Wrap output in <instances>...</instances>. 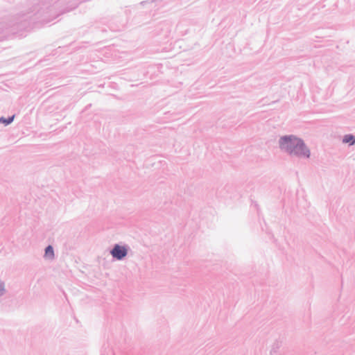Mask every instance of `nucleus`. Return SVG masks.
<instances>
[{
  "label": "nucleus",
  "instance_id": "f257e3e1",
  "mask_svg": "<svg viewBox=\"0 0 355 355\" xmlns=\"http://www.w3.org/2000/svg\"><path fill=\"white\" fill-rule=\"evenodd\" d=\"M58 1V0H44L42 3L35 5L28 12L19 14L15 21L9 24L7 20H0V34L9 28V33H15V30L26 29L37 22H49V19L44 17V14L53 12L55 9L54 4Z\"/></svg>",
  "mask_w": 355,
  "mask_h": 355
},
{
  "label": "nucleus",
  "instance_id": "f03ea898",
  "mask_svg": "<svg viewBox=\"0 0 355 355\" xmlns=\"http://www.w3.org/2000/svg\"><path fill=\"white\" fill-rule=\"evenodd\" d=\"M279 148L290 155L300 158H309L310 150L304 141L295 135H284L279 139Z\"/></svg>",
  "mask_w": 355,
  "mask_h": 355
},
{
  "label": "nucleus",
  "instance_id": "7ed1b4c3",
  "mask_svg": "<svg viewBox=\"0 0 355 355\" xmlns=\"http://www.w3.org/2000/svg\"><path fill=\"white\" fill-rule=\"evenodd\" d=\"M130 247L128 245L115 243L110 250L112 258L117 261H122L128 255Z\"/></svg>",
  "mask_w": 355,
  "mask_h": 355
},
{
  "label": "nucleus",
  "instance_id": "20e7f679",
  "mask_svg": "<svg viewBox=\"0 0 355 355\" xmlns=\"http://www.w3.org/2000/svg\"><path fill=\"white\" fill-rule=\"evenodd\" d=\"M45 259H54L55 254H54V250L52 245H49L45 248L44 250V255Z\"/></svg>",
  "mask_w": 355,
  "mask_h": 355
},
{
  "label": "nucleus",
  "instance_id": "39448f33",
  "mask_svg": "<svg viewBox=\"0 0 355 355\" xmlns=\"http://www.w3.org/2000/svg\"><path fill=\"white\" fill-rule=\"evenodd\" d=\"M343 143L348 144L349 146L355 145V136L352 134H347L343 136Z\"/></svg>",
  "mask_w": 355,
  "mask_h": 355
},
{
  "label": "nucleus",
  "instance_id": "423d86ee",
  "mask_svg": "<svg viewBox=\"0 0 355 355\" xmlns=\"http://www.w3.org/2000/svg\"><path fill=\"white\" fill-rule=\"evenodd\" d=\"M282 347V343L280 341L276 340L272 345V348L270 350V355H275L279 352L280 347Z\"/></svg>",
  "mask_w": 355,
  "mask_h": 355
},
{
  "label": "nucleus",
  "instance_id": "0eeeda50",
  "mask_svg": "<svg viewBox=\"0 0 355 355\" xmlns=\"http://www.w3.org/2000/svg\"><path fill=\"white\" fill-rule=\"evenodd\" d=\"M15 115L10 116L7 118L0 117V123H3L6 126L10 125L14 121Z\"/></svg>",
  "mask_w": 355,
  "mask_h": 355
},
{
  "label": "nucleus",
  "instance_id": "6e6552de",
  "mask_svg": "<svg viewBox=\"0 0 355 355\" xmlns=\"http://www.w3.org/2000/svg\"><path fill=\"white\" fill-rule=\"evenodd\" d=\"M6 293L5 282L0 279V297L3 296Z\"/></svg>",
  "mask_w": 355,
  "mask_h": 355
},
{
  "label": "nucleus",
  "instance_id": "1a4fd4ad",
  "mask_svg": "<svg viewBox=\"0 0 355 355\" xmlns=\"http://www.w3.org/2000/svg\"><path fill=\"white\" fill-rule=\"evenodd\" d=\"M146 3V1H141V4H144V3Z\"/></svg>",
  "mask_w": 355,
  "mask_h": 355
}]
</instances>
